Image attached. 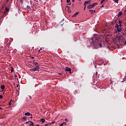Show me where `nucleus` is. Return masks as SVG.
<instances>
[{
  "mask_svg": "<svg viewBox=\"0 0 126 126\" xmlns=\"http://www.w3.org/2000/svg\"><path fill=\"white\" fill-rule=\"evenodd\" d=\"M25 116H30L31 114H30L29 112H27L25 114Z\"/></svg>",
  "mask_w": 126,
  "mask_h": 126,
  "instance_id": "obj_14",
  "label": "nucleus"
},
{
  "mask_svg": "<svg viewBox=\"0 0 126 126\" xmlns=\"http://www.w3.org/2000/svg\"><path fill=\"white\" fill-rule=\"evenodd\" d=\"M67 7H68V10H67L68 12L69 13L71 12V11L70 10V8H69V7L67 6Z\"/></svg>",
  "mask_w": 126,
  "mask_h": 126,
  "instance_id": "obj_12",
  "label": "nucleus"
},
{
  "mask_svg": "<svg viewBox=\"0 0 126 126\" xmlns=\"http://www.w3.org/2000/svg\"><path fill=\"white\" fill-rule=\"evenodd\" d=\"M125 44H126V41H125Z\"/></svg>",
  "mask_w": 126,
  "mask_h": 126,
  "instance_id": "obj_50",
  "label": "nucleus"
},
{
  "mask_svg": "<svg viewBox=\"0 0 126 126\" xmlns=\"http://www.w3.org/2000/svg\"><path fill=\"white\" fill-rule=\"evenodd\" d=\"M60 74H62V73H60Z\"/></svg>",
  "mask_w": 126,
  "mask_h": 126,
  "instance_id": "obj_52",
  "label": "nucleus"
},
{
  "mask_svg": "<svg viewBox=\"0 0 126 126\" xmlns=\"http://www.w3.org/2000/svg\"><path fill=\"white\" fill-rule=\"evenodd\" d=\"M122 14H123V12H120L118 14V17H120V16H121V15H122Z\"/></svg>",
  "mask_w": 126,
  "mask_h": 126,
  "instance_id": "obj_13",
  "label": "nucleus"
},
{
  "mask_svg": "<svg viewBox=\"0 0 126 126\" xmlns=\"http://www.w3.org/2000/svg\"><path fill=\"white\" fill-rule=\"evenodd\" d=\"M30 116H31V117H30L31 118V119H32V114H31Z\"/></svg>",
  "mask_w": 126,
  "mask_h": 126,
  "instance_id": "obj_35",
  "label": "nucleus"
},
{
  "mask_svg": "<svg viewBox=\"0 0 126 126\" xmlns=\"http://www.w3.org/2000/svg\"><path fill=\"white\" fill-rule=\"evenodd\" d=\"M64 126L63 123L60 125V126Z\"/></svg>",
  "mask_w": 126,
  "mask_h": 126,
  "instance_id": "obj_26",
  "label": "nucleus"
},
{
  "mask_svg": "<svg viewBox=\"0 0 126 126\" xmlns=\"http://www.w3.org/2000/svg\"><path fill=\"white\" fill-rule=\"evenodd\" d=\"M29 99H31V95H29Z\"/></svg>",
  "mask_w": 126,
  "mask_h": 126,
  "instance_id": "obj_34",
  "label": "nucleus"
},
{
  "mask_svg": "<svg viewBox=\"0 0 126 126\" xmlns=\"http://www.w3.org/2000/svg\"><path fill=\"white\" fill-rule=\"evenodd\" d=\"M26 124H28V122H27L26 123Z\"/></svg>",
  "mask_w": 126,
  "mask_h": 126,
  "instance_id": "obj_46",
  "label": "nucleus"
},
{
  "mask_svg": "<svg viewBox=\"0 0 126 126\" xmlns=\"http://www.w3.org/2000/svg\"><path fill=\"white\" fill-rule=\"evenodd\" d=\"M106 0H101L100 1V3L101 4H102V3H103V2H104Z\"/></svg>",
  "mask_w": 126,
  "mask_h": 126,
  "instance_id": "obj_20",
  "label": "nucleus"
},
{
  "mask_svg": "<svg viewBox=\"0 0 126 126\" xmlns=\"http://www.w3.org/2000/svg\"><path fill=\"white\" fill-rule=\"evenodd\" d=\"M5 9H6V11H8L9 10V9H8V8L7 7H6Z\"/></svg>",
  "mask_w": 126,
  "mask_h": 126,
  "instance_id": "obj_22",
  "label": "nucleus"
},
{
  "mask_svg": "<svg viewBox=\"0 0 126 126\" xmlns=\"http://www.w3.org/2000/svg\"><path fill=\"white\" fill-rule=\"evenodd\" d=\"M17 77V75H15V77Z\"/></svg>",
  "mask_w": 126,
  "mask_h": 126,
  "instance_id": "obj_44",
  "label": "nucleus"
},
{
  "mask_svg": "<svg viewBox=\"0 0 126 126\" xmlns=\"http://www.w3.org/2000/svg\"><path fill=\"white\" fill-rule=\"evenodd\" d=\"M49 126V124H46L45 125V126Z\"/></svg>",
  "mask_w": 126,
  "mask_h": 126,
  "instance_id": "obj_40",
  "label": "nucleus"
},
{
  "mask_svg": "<svg viewBox=\"0 0 126 126\" xmlns=\"http://www.w3.org/2000/svg\"><path fill=\"white\" fill-rule=\"evenodd\" d=\"M91 46H94L93 49H98L99 48H102V44H103V41L101 38L96 39L94 40V38H92L90 40Z\"/></svg>",
  "mask_w": 126,
  "mask_h": 126,
  "instance_id": "obj_1",
  "label": "nucleus"
},
{
  "mask_svg": "<svg viewBox=\"0 0 126 126\" xmlns=\"http://www.w3.org/2000/svg\"><path fill=\"white\" fill-rule=\"evenodd\" d=\"M116 28L117 29V32H121L122 30V28L119 27V25H116L115 26Z\"/></svg>",
  "mask_w": 126,
  "mask_h": 126,
  "instance_id": "obj_3",
  "label": "nucleus"
},
{
  "mask_svg": "<svg viewBox=\"0 0 126 126\" xmlns=\"http://www.w3.org/2000/svg\"><path fill=\"white\" fill-rule=\"evenodd\" d=\"M0 88L2 90H4V89L5 88V86H4V85H2L0 86Z\"/></svg>",
  "mask_w": 126,
  "mask_h": 126,
  "instance_id": "obj_9",
  "label": "nucleus"
},
{
  "mask_svg": "<svg viewBox=\"0 0 126 126\" xmlns=\"http://www.w3.org/2000/svg\"><path fill=\"white\" fill-rule=\"evenodd\" d=\"M125 12H126V10H125Z\"/></svg>",
  "mask_w": 126,
  "mask_h": 126,
  "instance_id": "obj_49",
  "label": "nucleus"
},
{
  "mask_svg": "<svg viewBox=\"0 0 126 126\" xmlns=\"http://www.w3.org/2000/svg\"><path fill=\"white\" fill-rule=\"evenodd\" d=\"M40 51H41L40 49L38 50V52L40 53Z\"/></svg>",
  "mask_w": 126,
  "mask_h": 126,
  "instance_id": "obj_45",
  "label": "nucleus"
},
{
  "mask_svg": "<svg viewBox=\"0 0 126 126\" xmlns=\"http://www.w3.org/2000/svg\"><path fill=\"white\" fill-rule=\"evenodd\" d=\"M119 27H122V24H120L119 25Z\"/></svg>",
  "mask_w": 126,
  "mask_h": 126,
  "instance_id": "obj_30",
  "label": "nucleus"
},
{
  "mask_svg": "<svg viewBox=\"0 0 126 126\" xmlns=\"http://www.w3.org/2000/svg\"><path fill=\"white\" fill-rule=\"evenodd\" d=\"M35 65H36V67H38V68H40V67H39V64L38 63H34Z\"/></svg>",
  "mask_w": 126,
  "mask_h": 126,
  "instance_id": "obj_11",
  "label": "nucleus"
},
{
  "mask_svg": "<svg viewBox=\"0 0 126 126\" xmlns=\"http://www.w3.org/2000/svg\"><path fill=\"white\" fill-rule=\"evenodd\" d=\"M65 70H66V71H69L70 73L71 72V69L68 67H66Z\"/></svg>",
  "mask_w": 126,
  "mask_h": 126,
  "instance_id": "obj_6",
  "label": "nucleus"
},
{
  "mask_svg": "<svg viewBox=\"0 0 126 126\" xmlns=\"http://www.w3.org/2000/svg\"><path fill=\"white\" fill-rule=\"evenodd\" d=\"M90 12L91 13H93V12H95V11H94L93 10H90Z\"/></svg>",
  "mask_w": 126,
  "mask_h": 126,
  "instance_id": "obj_16",
  "label": "nucleus"
},
{
  "mask_svg": "<svg viewBox=\"0 0 126 126\" xmlns=\"http://www.w3.org/2000/svg\"><path fill=\"white\" fill-rule=\"evenodd\" d=\"M17 87H18V85H17Z\"/></svg>",
  "mask_w": 126,
  "mask_h": 126,
  "instance_id": "obj_51",
  "label": "nucleus"
},
{
  "mask_svg": "<svg viewBox=\"0 0 126 126\" xmlns=\"http://www.w3.org/2000/svg\"><path fill=\"white\" fill-rule=\"evenodd\" d=\"M97 74H98V72H96V74H95V75H97Z\"/></svg>",
  "mask_w": 126,
  "mask_h": 126,
  "instance_id": "obj_38",
  "label": "nucleus"
},
{
  "mask_svg": "<svg viewBox=\"0 0 126 126\" xmlns=\"http://www.w3.org/2000/svg\"><path fill=\"white\" fill-rule=\"evenodd\" d=\"M20 2H21V3H23V0H20Z\"/></svg>",
  "mask_w": 126,
  "mask_h": 126,
  "instance_id": "obj_27",
  "label": "nucleus"
},
{
  "mask_svg": "<svg viewBox=\"0 0 126 126\" xmlns=\"http://www.w3.org/2000/svg\"><path fill=\"white\" fill-rule=\"evenodd\" d=\"M0 110H2V108L0 107Z\"/></svg>",
  "mask_w": 126,
  "mask_h": 126,
  "instance_id": "obj_41",
  "label": "nucleus"
},
{
  "mask_svg": "<svg viewBox=\"0 0 126 126\" xmlns=\"http://www.w3.org/2000/svg\"><path fill=\"white\" fill-rule=\"evenodd\" d=\"M27 8H28V9H30L31 8L30 7V6H29V5H28L27 6Z\"/></svg>",
  "mask_w": 126,
  "mask_h": 126,
  "instance_id": "obj_21",
  "label": "nucleus"
},
{
  "mask_svg": "<svg viewBox=\"0 0 126 126\" xmlns=\"http://www.w3.org/2000/svg\"><path fill=\"white\" fill-rule=\"evenodd\" d=\"M72 2H74L75 1V0H72Z\"/></svg>",
  "mask_w": 126,
  "mask_h": 126,
  "instance_id": "obj_33",
  "label": "nucleus"
},
{
  "mask_svg": "<svg viewBox=\"0 0 126 126\" xmlns=\"http://www.w3.org/2000/svg\"><path fill=\"white\" fill-rule=\"evenodd\" d=\"M30 123H31V124H30V126H34V123L32 122H30Z\"/></svg>",
  "mask_w": 126,
  "mask_h": 126,
  "instance_id": "obj_15",
  "label": "nucleus"
},
{
  "mask_svg": "<svg viewBox=\"0 0 126 126\" xmlns=\"http://www.w3.org/2000/svg\"><path fill=\"white\" fill-rule=\"evenodd\" d=\"M43 49H44V48H40V49L39 50H40V51H41V50H43Z\"/></svg>",
  "mask_w": 126,
  "mask_h": 126,
  "instance_id": "obj_32",
  "label": "nucleus"
},
{
  "mask_svg": "<svg viewBox=\"0 0 126 126\" xmlns=\"http://www.w3.org/2000/svg\"><path fill=\"white\" fill-rule=\"evenodd\" d=\"M71 3H69V4H68V5H70Z\"/></svg>",
  "mask_w": 126,
  "mask_h": 126,
  "instance_id": "obj_43",
  "label": "nucleus"
},
{
  "mask_svg": "<svg viewBox=\"0 0 126 126\" xmlns=\"http://www.w3.org/2000/svg\"><path fill=\"white\" fill-rule=\"evenodd\" d=\"M11 72H13L14 69H13V67H11Z\"/></svg>",
  "mask_w": 126,
  "mask_h": 126,
  "instance_id": "obj_18",
  "label": "nucleus"
},
{
  "mask_svg": "<svg viewBox=\"0 0 126 126\" xmlns=\"http://www.w3.org/2000/svg\"><path fill=\"white\" fill-rule=\"evenodd\" d=\"M111 83H113V82H114V81H112V80H111Z\"/></svg>",
  "mask_w": 126,
  "mask_h": 126,
  "instance_id": "obj_39",
  "label": "nucleus"
},
{
  "mask_svg": "<svg viewBox=\"0 0 126 126\" xmlns=\"http://www.w3.org/2000/svg\"><path fill=\"white\" fill-rule=\"evenodd\" d=\"M45 119L44 118H41L40 119V122H41L42 123V124H44L45 123Z\"/></svg>",
  "mask_w": 126,
  "mask_h": 126,
  "instance_id": "obj_8",
  "label": "nucleus"
},
{
  "mask_svg": "<svg viewBox=\"0 0 126 126\" xmlns=\"http://www.w3.org/2000/svg\"><path fill=\"white\" fill-rule=\"evenodd\" d=\"M38 67H36L34 68H32L31 69V71H37V70H39Z\"/></svg>",
  "mask_w": 126,
  "mask_h": 126,
  "instance_id": "obj_5",
  "label": "nucleus"
},
{
  "mask_svg": "<svg viewBox=\"0 0 126 126\" xmlns=\"http://www.w3.org/2000/svg\"><path fill=\"white\" fill-rule=\"evenodd\" d=\"M11 101H12V99H11V100H10V101L9 102V105L10 106V105H11Z\"/></svg>",
  "mask_w": 126,
  "mask_h": 126,
  "instance_id": "obj_24",
  "label": "nucleus"
},
{
  "mask_svg": "<svg viewBox=\"0 0 126 126\" xmlns=\"http://www.w3.org/2000/svg\"><path fill=\"white\" fill-rule=\"evenodd\" d=\"M104 6L103 5H102V6H101V7H103Z\"/></svg>",
  "mask_w": 126,
  "mask_h": 126,
  "instance_id": "obj_48",
  "label": "nucleus"
},
{
  "mask_svg": "<svg viewBox=\"0 0 126 126\" xmlns=\"http://www.w3.org/2000/svg\"><path fill=\"white\" fill-rule=\"evenodd\" d=\"M115 2H116V3H119V0H113Z\"/></svg>",
  "mask_w": 126,
  "mask_h": 126,
  "instance_id": "obj_17",
  "label": "nucleus"
},
{
  "mask_svg": "<svg viewBox=\"0 0 126 126\" xmlns=\"http://www.w3.org/2000/svg\"><path fill=\"white\" fill-rule=\"evenodd\" d=\"M63 124L64 126H66V123H65V122H63Z\"/></svg>",
  "mask_w": 126,
  "mask_h": 126,
  "instance_id": "obj_25",
  "label": "nucleus"
},
{
  "mask_svg": "<svg viewBox=\"0 0 126 126\" xmlns=\"http://www.w3.org/2000/svg\"><path fill=\"white\" fill-rule=\"evenodd\" d=\"M80 1V0H79Z\"/></svg>",
  "mask_w": 126,
  "mask_h": 126,
  "instance_id": "obj_53",
  "label": "nucleus"
},
{
  "mask_svg": "<svg viewBox=\"0 0 126 126\" xmlns=\"http://www.w3.org/2000/svg\"><path fill=\"white\" fill-rule=\"evenodd\" d=\"M123 38H124L123 36H117V39H118V41H119V42H123V41H122L123 40Z\"/></svg>",
  "mask_w": 126,
  "mask_h": 126,
  "instance_id": "obj_4",
  "label": "nucleus"
},
{
  "mask_svg": "<svg viewBox=\"0 0 126 126\" xmlns=\"http://www.w3.org/2000/svg\"><path fill=\"white\" fill-rule=\"evenodd\" d=\"M98 4L97 3H94L91 5H89L87 6L88 9H91V8H93L94 6H96V5Z\"/></svg>",
  "mask_w": 126,
  "mask_h": 126,
  "instance_id": "obj_2",
  "label": "nucleus"
},
{
  "mask_svg": "<svg viewBox=\"0 0 126 126\" xmlns=\"http://www.w3.org/2000/svg\"><path fill=\"white\" fill-rule=\"evenodd\" d=\"M78 12H76L73 16L72 17H76L78 15Z\"/></svg>",
  "mask_w": 126,
  "mask_h": 126,
  "instance_id": "obj_10",
  "label": "nucleus"
},
{
  "mask_svg": "<svg viewBox=\"0 0 126 126\" xmlns=\"http://www.w3.org/2000/svg\"><path fill=\"white\" fill-rule=\"evenodd\" d=\"M23 120H24V121H26V120H27V118H26V117H23Z\"/></svg>",
  "mask_w": 126,
  "mask_h": 126,
  "instance_id": "obj_19",
  "label": "nucleus"
},
{
  "mask_svg": "<svg viewBox=\"0 0 126 126\" xmlns=\"http://www.w3.org/2000/svg\"><path fill=\"white\" fill-rule=\"evenodd\" d=\"M32 59H35V57H32Z\"/></svg>",
  "mask_w": 126,
  "mask_h": 126,
  "instance_id": "obj_37",
  "label": "nucleus"
},
{
  "mask_svg": "<svg viewBox=\"0 0 126 126\" xmlns=\"http://www.w3.org/2000/svg\"><path fill=\"white\" fill-rule=\"evenodd\" d=\"M36 126H40L38 124L36 125Z\"/></svg>",
  "mask_w": 126,
  "mask_h": 126,
  "instance_id": "obj_42",
  "label": "nucleus"
},
{
  "mask_svg": "<svg viewBox=\"0 0 126 126\" xmlns=\"http://www.w3.org/2000/svg\"><path fill=\"white\" fill-rule=\"evenodd\" d=\"M122 23V21H119V24Z\"/></svg>",
  "mask_w": 126,
  "mask_h": 126,
  "instance_id": "obj_36",
  "label": "nucleus"
},
{
  "mask_svg": "<svg viewBox=\"0 0 126 126\" xmlns=\"http://www.w3.org/2000/svg\"><path fill=\"white\" fill-rule=\"evenodd\" d=\"M91 2V0H88V1H85L84 2V5H86V4H88Z\"/></svg>",
  "mask_w": 126,
  "mask_h": 126,
  "instance_id": "obj_7",
  "label": "nucleus"
},
{
  "mask_svg": "<svg viewBox=\"0 0 126 126\" xmlns=\"http://www.w3.org/2000/svg\"><path fill=\"white\" fill-rule=\"evenodd\" d=\"M65 122H68V120H67V119H65Z\"/></svg>",
  "mask_w": 126,
  "mask_h": 126,
  "instance_id": "obj_29",
  "label": "nucleus"
},
{
  "mask_svg": "<svg viewBox=\"0 0 126 126\" xmlns=\"http://www.w3.org/2000/svg\"><path fill=\"white\" fill-rule=\"evenodd\" d=\"M66 2H67V3L70 2V0H66Z\"/></svg>",
  "mask_w": 126,
  "mask_h": 126,
  "instance_id": "obj_23",
  "label": "nucleus"
},
{
  "mask_svg": "<svg viewBox=\"0 0 126 126\" xmlns=\"http://www.w3.org/2000/svg\"><path fill=\"white\" fill-rule=\"evenodd\" d=\"M2 98V95H0V99H1Z\"/></svg>",
  "mask_w": 126,
  "mask_h": 126,
  "instance_id": "obj_28",
  "label": "nucleus"
},
{
  "mask_svg": "<svg viewBox=\"0 0 126 126\" xmlns=\"http://www.w3.org/2000/svg\"><path fill=\"white\" fill-rule=\"evenodd\" d=\"M85 8H86V5H85V7H84V10H85Z\"/></svg>",
  "mask_w": 126,
  "mask_h": 126,
  "instance_id": "obj_31",
  "label": "nucleus"
},
{
  "mask_svg": "<svg viewBox=\"0 0 126 126\" xmlns=\"http://www.w3.org/2000/svg\"><path fill=\"white\" fill-rule=\"evenodd\" d=\"M8 0H7V2L8 1Z\"/></svg>",
  "mask_w": 126,
  "mask_h": 126,
  "instance_id": "obj_47",
  "label": "nucleus"
}]
</instances>
